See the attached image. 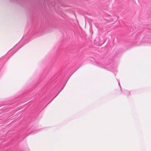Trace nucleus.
Wrapping results in <instances>:
<instances>
[{"mask_svg": "<svg viewBox=\"0 0 151 151\" xmlns=\"http://www.w3.org/2000/svg\"><path fill=\"white\" fill-rule=\"evenodd\" d=\"M96 65L100 66L101 68H104L107 69L108 70H111V69L112 68V65L111 64H108L106 65H102L101 64L97 63Z\"/></svg>", "mask_w": 151, "mask_h": 151, "instance_id": "1", "label": "nucleus"}, {"mask_svg": "<svg viewBox=\"0 0 151 151\" xmlns=\"http://www.w3.org/2000/svg\"><path fill=\"white\" fill-rule=\"evenodd\" d=\"M60 91V92H59L54 97V98L51 101H52L58 95V93Z\"/></svg>", "mask_w": 151, "mask_h": 151, "instance_id": "2", "label": "nucleus"}, {"mask_svg": "<svg viewBox=\"0 0 151 151\" xmlns=\"http://www.w3.org/2000/svg\"><path fill=\"white\" fill-rule=\"evenodd\" d=\"M22 46H20L19 48H18L17 49V50L16 51H17V50H18Z\"/></svg>", "mask_w": 151, "mask_h": 151, "instance_id": "3", "label": "nucleus"}, {"mask_svg": "<svg viewBox=\"0 0 151 151\" xmlns=\"http://www.w3.org/2000/svg\"><path fill=\"white\" fill-rule=\"evenodd\" d=\"M118 84H119V86H120L119 83H118Z\"/></svg>", "mask_w": 151, "mask_h": 151, "instance_id": "4", "label": "nucleus"}]
</instances>
